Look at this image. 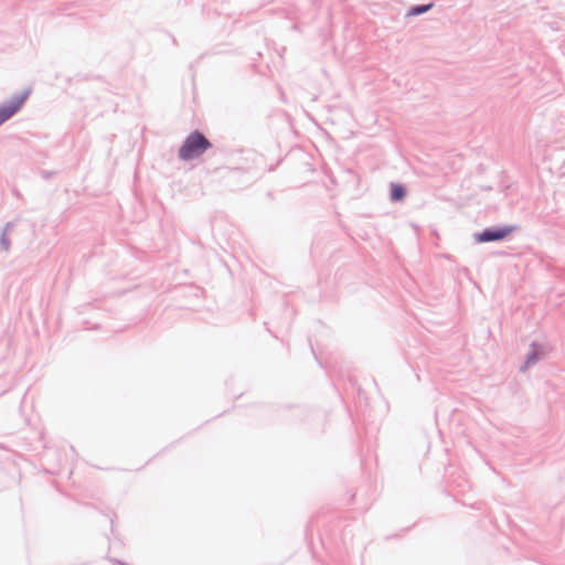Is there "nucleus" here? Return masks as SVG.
I'll return each instance as SVG.
<instances>
[{"label":"nucleus","instance_id":"nucleus-7","mask_svg":"<svg viewBox=\"0 0 565 565\" xmlns=\"http://www.w3.org/2000/svg\"><path fill=\"white\" fill-rule=\"evenodd\" d=\"M114 565H126L125 562L118 559V558H110L109 559Z\"/></svg>","mask_w":565,"mask_h":565},{"label":"nucleus","instance_id":"nucleus-3","mask_svg":"<svg viewBox=\"0 0 565 565\" xmlns=\"http://www.w3.org/2000/svg\"><path fill=\"white\" fill-rule=\"evenodd\" d=\"M29 95V92L19 93L6 105L0 106V125L11 118L22 107Z\"/></svg>","mask_w":565,"mask_h":565},{"label":"nucleus","instance_id":"nucleus-5","mask_svg":"<svg viewBox=\"0 0 565 565\" xmlns=\"http://www.w3.org/2000/svg\"><path fill=\"white\" fill-rule=\"evenodd\" d=\"M433 6H434L433 2L427 3V4L413 6L409 8L407 15L416 17V15L424 14V13L428 12L433 8Z\"/></svg>","mask_w":565,"mask_h":565},{"label":"nucleus","instance_id":"nucleus-1","mask_svg":"<svg viewBox=\"0 0 565 565\" xmlns=\"http://www.w3.org/2000/svg\"><path fill=\"white\" fill-rule=\"evenodd\" d=\"M212 148L211 141L200 130L191 131L179 148L178 157L182 161H191L200 158Z\"/></svg>","mask_w":565,"mask_h":565},{"label":"nucleus","instance_id":"nucleus-2","mask_svg":"<svg viewBox=\"0 0 565 565\" xmlns=\"http://www.w3.org/2000/svg\"><path fill=\"white\" fill-rule=\"evenodd\" d=\"M518 228L516 225L490 226L473 235L477 243H490L503 241Z\"/></svg>","mask_w":565,"mask_h":565},{"label":"nucleus","instance_id":"nucleus-6","mask_svg":"<svg viewBox=\"0 0 565 565\" xmlns=\"http://www.w3.org/2000/svg\"><path fill=\"white\" fill-rule=\"evenodd\" d=\"M537 350L535 343L531 344V350L526 354V361L524 366H522V370L525 369L527 365L533 364L537 361Z\"/></svg>","mask_w":565,"mask_h":565},{"label":"nucleus","instance_id":"nucleus-8","mask_svg":"<svg viewBox=\"0 0 565 565\" xmlns=\"http://www.w3.org/2000/svg\"><path fill=\"white\" fill-rule=\"evenodd\" d=\"M42 175H43L44 178H49V173H47V172H42Z\"/></svg>","mask_w":565,"mask_h":565},{"label":"nucleus","instance_id":"nucleus-4","mask_svg":"<svg viewBox=\"0 0 565 565\" xmlns=\"http://www.w3.org/2000/svg\"><path fill=\"white\" fill-rule=\"evenodd\" d=\"M407 194L406 188L401 183H391L390 199L392 202L402 201Z\"/></svg>","mask_w":565,"mask_h":565}]
</instances>
